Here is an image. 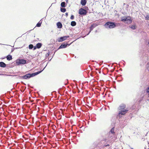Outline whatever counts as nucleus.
I'll return each instance as SVG.
<instances>
[{
  "mask_svg": "<svg viewBox=\"0 0 149 149\" xmlns=\"http://www.w3.org/2000/svg\"><path fill=\"white\" fill-rule=\"evenodd\" d=\"M14 49L13 48H12L11 49V53H12L14 51Z\"/></svg>",
  "mask_w": 149,
  "mask_h": 149,
  "instance_id": "obj_29",
  "label": "nucleus"
},
{
  "mask_svg": "<svg viewBox=\"0 0 149 149\" xmlns=\"http://www.w3.org/2000/svg\"><path fill=\"white\" fill-rule=\"evenodd\" d=\"M42 21H41V19L36 24V26L40 27L41 26V24H42Z\"/></svg>",
  "mask_w": 149,
  "mask_h": 149,
  "instance_id": "obj_18",
  "label": "nucleus"
},
{
  "mask_svg": "<svg viewBox=\"0 0 149 149\" xmlns=\"http://www.w3.org/2000/svg\"><path fill=\"white\" fill-rule=\"evenodd\" d=\"M65 15L67 17V16H68V13H65Z\"/></svg>",
  "mask_w": 149,
  "mask_h": 149,
  "instance_id": "obj_31",
  "label": "nucleus"
},
{
  "mask_svg": "<svg viewBox=\"0 0 149 149\" xmlns=\"http://www.w3.org/2000/svg\"><path fill=\"white\" fill-rule=\"evenodd\" d=\"M130 28V25L129 26Z\"/></svg>",
  "mask_w": 149,
  "mask_h": 149,
  "instance_id": "obj_38",
  "label": "nucleus"
},
{
  "mask_svg": "<svg viewBox=\"0 0 149 149\" xmlns=\"http://www.w3.org/2000/svg\"><path fill=\"white\" fill-rule=\"evenodd\" d=\"M29 47L30 49H32L33 47V46L32 44H30L29 46Z\"/></svg>",
  "mask_w": 149,
  "mask_h": 149,
  "instance_id": "obj_23",
  "label": "nucleus"
},
{
  "mask_svg": "<svg viewBox=\"0 0 149 149\" xmlns=\"http://www.w3.org/2000/svg\"><path fill=\"white\" fill-rule=\"evenodd\" d=\"M65 1H66V3H67L68 1V0H66Z\"/></svg>",
  "mask_w": 149,
  "mask_h": 149,
  "instance_id": "obj_37",
  "label": "nucleus"
},
{
  "mask_svg": "<svg viewBox=\"0 0 149 149\" xmlns=\"http://www.w3.org/2000/svg\"><path fill=\"white\" fill-rule=\"evenodd\" d=\"M114 128H115V126L114 127H113L111 129V130H110V132H111V133L112 134H113L114 133Z\"/></svg>",
  "mask_w": 149,
  "mask_h": 149,
  "instance_id": "obj_21",
  "label": "nucleus"
},
{
  "mask_svg": "<svg viewBox=\"0 0 149 149\" xmlns=\"http://www.w3.org/2000/svg\"><path fill=\"white\" fill-rule=\"evenodd\" d=\"M71 44V43L70 44H68V42H64L62 43L61 45L58 48V50L60 49L65 48L67 47L70 46V45Z\"/></svg>",
  "mask_w": 149,
  "mask_h": 149,
  "instance_id": "obj_9",
  "label": "nucleus"
},
{
  "mask_svg": "<svg viewBox=\"0 0 149 149\" xmlns=\"http://www.w3.org/2000/svg\"><path fill=\"white\" fill-rule=\"evenodd\" d=\"M130 93V89L129 84L126 85L124 90V95L127 97H129Z\"/></svg>",
  "mask_w": 149,
  "mask_h": 149,
  "instance_id": "obj_5",
  "label": "nucleus"
},
{
  "mask_svg": "<svg viewBox=\"0 0 149 149\" xmlns=\"http://www.w3.org/2000/svg\"><path fill=\"white\" fill-rule=\"evenodd\" d=\"M61 11L62 12L64 13L66 11V9L64 8H61Z\"/></svg>",
  "mask_w": 149,
  "mask_h": 149,
  "instance_id": "obj_20",
  "label": "nucleus"
},
{
  "mask_svg": "<svg viewBox=\"0 0 149 149\" xmlns=\"http://www.w3.org/2000/svg\"><path fill=\"white\" fill-rule=\"evenodd\" d=\"M42 44L41 43H38L36 45V47H37L38 49L40 48L42 46Z\"/></svg>",
  "mask_w": 149,
  "mask_h": 149,
  "instance_id": "obj_16",
  "label": "nucleus"
},
{
  "mask_svg": "<svg viewBox=\"0 0 149 149\" xmlns=\"http://www.w3.org/2000/svg\"><path fill=\"white\" fill-rule=\"evenodd\" d=\"M131 149H133V148H131Z\"/></svg>",
  "mask_w": 149,
  "mask_h": 149,
  "instance_id": "obj_44",
  "label": "nucleus"
},
{
  "mask_svg": "<svg viewBox=\"0 0 149 149\" xmlns=\"http://www.w3.org/2000/svg\"><path fill=\"white\" fill-rule=\"evenodd\" d=\"M53 40V41H54V40Z\"/></svg>",
  "mask_w": 149,
  "mask_h": 149,
  "instance_id": "obj_42",
  "label": "nucleus"
},
{
  "mask_svg": "<svg viewBox=\"0 0 149 149\" xmlns=\"http://www.w3.org/2000/svg\"><path fill=\"white\" fill-rule=\"evenodd\" d=\"M15 63L17 65H24L27 64V63L26 60L24 59L18 58L15 61Z\"/></svg>",
  "mask_w": 149,
  "mask_h": 149,
  "instance_id": "obj_6",
  "label": "nucleus"
},
{
  "mask_svg": "<svg viewBox=\"0 0 149 149\" xmlns=\"http://www.w3.org/2000/svg\"><path fill=\"white\" fill-rule=\"evenodd\" d=\"M87 1L86 0H81V4L83 6H84L86 4Z\"/></svg>",
  "mask_w": 149,
  "mask_h": 149,
  "instance_id": "obj_14",
  "label": "nucleus"
},
{
  "mask_svg": "<svg viewBox=\"0 0 149 149\" xmlns=\"http://www.w3.org/2000/svg\"><path fill=\"white\" fill-rule=\"evenodd\" d=\"M70 24L72 26H74L76 25V23L74 21H72L71 22Z\"/></svg>",
  "mask_w": 149,
  "mask_h": 149,
  "instance_id": "obj_19",
  "label": "nucleus"
},
{
  "mask_svg": "<svg viewBox=\"0 0 149 149\" xmlns=\"http://www.w3.org/2000/svg\"><path fill=\"white\" fill-rule=\"evenodd\" d=\"M61 6L63 8H65L66 6V3L65 2H62L61 3Z\"/></svg>",
  "mask_w": 149,
  "mask_h": 149,
  "instance_id": "obj_17",
  "label": "nucleus"
},
{
  "mask_svg": "<svg viewBox=\"0 0 149 149\" xmlns=\"http://www.w3.org/2000/svg\"><path fill=\"white\" fill-rule=\"evenodd\" d=\"M104 26L106 28L113 29L116 26V23L114 22L108 21L106 23Z\"/></svg>",
  "mask_w": 149,
  "mask_h": 149,
  "instance_id": "obj_4",
  "label": "nucleus"
},
{
  "mask_svg": "<svg viewBox=\"0 0 149 149\" xmlns=\"http://www.w3.org/2000/svg\"><path fill=\"white\" fill-rule=\"evenodd\" d=\"M148 45H149V42H148Z\"/></svg>",
  "mask_w": 149,
  "mask_h": 149,
  "instance_id": "obj_40",
  "label": "nucleus"
},
{
  "mask_svg": "<svg viewBox=\"0 0 149 149\" xmlns=\"http://www.w3.org/2000/svg\"><path fill=\"white\" fill-rule=\"evenodd\" d=\"M56 25L58 28L61 29L62 27V23L60 22H58L56 23Z\"/></svg>",
  "mask_w": 149,
  "mask_h": 149,
  "instance_id": "obj_11",
  "label": "nucleus"
},
{
  "mask_svg": "<svg viewBox=\"0 0 149 149\" xmlns=\"http://www.w3.org/2000/svg\"><path fill=\"white\" fill-rule=\"evenodd\" d=\"M6 58V57H3V58H2L1 59H4L5 58Z\"/></svg>",
  "mask_w": 149,
  "mask_h": 149,
  "instance_id": "obj_36",
  "label": "nucleus"
},
{
  "mask_svg": "<svg viewBox=\"0 0 149 149\" xmlns=\"http://www.w3.org/2000/svg\"><path fill=\"white\" fill-rule=\"evenodd\" d=\"M87 12V11L83 8H81L79 10V13L80 15H86Z\"/></svg>",
  "mask_w": 149,
  "mask_h": 149,
  "instance_id": "obj_8",
  "label": "nucleus"
},
{
  "mask_svg": "<svg viewBox=\"0 0 149 149\" xmlns=\"http://www.w3.org/2000/svg\"><path fill=\"white\" fill-rule=\"evenodd\" d=\"M136 26L135 25L132 26H131V29H136Z\"/></svg>",
  "mask_w": 149,
  "mask_h": 149,
  "instance_id": "obj_25",
  "label": "nucleus"
},
{
  "mask_svg": "<svg viewBox=\"0 0 149 149\" xmlns=\"http://www.w3.org/2000/svg\"><path fill=\"white\" fill-rule=\"evenodd\" d=\"M58 50V49H57V50H55V51H54V54H53V55H54V54H55V52H56Z\"/></svg>",
  "mask_w": 149,
  "mask_h": 149,
  "instance_id": "obj_33",
  "label": "nucleus"
},
{
  "mask_svg": "<svg viewBox=\"0 0 149 149\" xmlns=\"http://www.w3.org/2000/svg\"><path fill=\"white\" fill-rule=\"evenodd\" d=\"M143 97L142 96L139 99V101L138 102L136 103L135 104L132 106V107H131V115H133V113L134 114H136L137 112L139 110L140 108V105L138 103H140L141 101L143 100Z\"/></svg>",
  "mask_w": 149,
  "mask_h": 149,
  "instance_id": "obj_2",
  "label": "nucleus"
},
{
  "mask_svg": "<svg viewBox=\"0 0 149 149\" xmlns=\"http://www.w3.org/2000/svg\"><path fill=\"white\" fill-rule=\"evenodd\" d=\"M96 26V25L95 24H92L90 27V32L93 30V29Z\"/></svg>",
  "mask_w": 149,
  "mask_h": 149,
  "instance_id": "obj_12",
  "label": "nucleus"
},
{
  "mask_svg": "<svg viewBox=\"0 0 149 149\" xmlns=\"http://www.w3.org/2000/svg\"><path fill=\"white\" fill-rule=\"evenodd\" d=\"M69 37V36H65L59 38L57 39V41L59 42H61L65 40Z\"/></svg>",
  "mask_w": 149,
  "mask_h": 149,
  "instance_id": "obj_10",
  "label": "nucleus"
},
{
  "mask_svg": "<svg viewBox=\"0 0 149 149\" xmlns=\"http://www.w3.org/2000/svg\"><path fill=\"white\" fill-rule=\"evenodd\" d=\"M6 58L7 60L9 61L12 60L13 59L12 56L10 54L8 55L6 57Z\"/></svg>",
  "mask_w": 149,
  "mask_h": 149,
  "instance_id": "obj_15",
  "label": "nucleus"
},
{
  "mask_svg": "<svg viewBox=\"0 0 149 149\" xmlns=\"http://www.w3.org/2000/svg\"><path fill=\"white\" fill-rule=\"evenodd\" d=\"M20 48V47H15V48H14V49H19Z\"/></svg>",
  "mask_w": 149,
  "mask_h": 149,
  "instance_id": "obj_32",
  "label": "nucleus"
},
{
  "mask_svg": "<svg viewBox=\"0 0 149 149\" xmlns=\"http://www.w3.org/2000/svg\"><path fill=\"white\" fill-rule=\"evenodd\" d=\"M84 8L85 9V10H87H87H88V8L87 7H86V6H85L84 7Z\"/></svg>",
  "mask_w": 149,
  "mask_h": 149,
  "instance_id": "obj_30",
  "label": "nucleus"
},
{
  "mask_svg": "<svg viewBox=\"0 0 149 149\" xmlns=\"http://www.w3.org/2000/svg\"><path fill=\"white\" fill-rule=\"evenodd\" d=\"M49 54H50V52L49 51L48 53L46 54V55H45L46 57H48L49 56Z\"/></svg>",
  "mask_w": 149,
  "mask_h": 149,
  "instance_id": "obj_26",
  "label": "nucleus"
},
{
  "mask_svg": "<svg viewBox=\"0 0 149 149\" xmlns=\"http://www.w3.org/2000/svg\"><path fill=\"white\" fill-rule=\"evenodd\" d=\"M131 22H132V20H131Z\"/></svg>",
  "mask_w": 149,
  "mask_h": 149,
  "instance_id": "obj_43",
  "label": "nucleus"
},
{
  "mask_svg": "<svg viewBox=\"0 0 149 149\" xmlns=\"http://www.w3.org/2000/svg\"><path fill=\"white\" fill-rule=\"evenodd\" d=\"M28 72H25V73H24L23 72H18V74H23L25 73H27Z\"/></svg>",
  "mask_w": 149,
  "mask_h": 149,
  "instance_id": "obj_24",
  "label": "nucleus"
},
{
  "mask_svg": "<svg viewBox=\"0 0 149 149\" xmlns=\"http://www.w3.org/2000/svg\"><path fill=\"white\" fill-rule=\"evenodd\" d=\"M74 18V16L73 15H72L70 17V19H71L73 20Z\"/></svg>",
  "mask_w": 149,
  "mask_h": 149,
  "instance_id": "obj_27",
  "label": "nucleus"
},
{
  "mask_svg": "<svg viewBox=\"0 0 149 149\" xmlns=\"http://www.w3.org/2000/svg\"><path fill=\"white\" fill-rule=\"evenodd\" d=\"M121 21L125 23L130 24V17H122L121 18Z\"/></svg>",
  "mask_w": 149,
  "mask_h": 149,
  "instance_id": "obj_7",
  "label": "nucleus"
},
{
  "mask_svg": "<svg viewBox=\"0 0 149 149\" xmlns=\"http://www.w3.org/2000/svg\"><path fill=\"white\" fill-rule=\"evenodd\" d=\"M51 59H52V58L50 59V60H49V61H50L51 60Z\"/></svg>",
  "mask_w": 149,
  "mask_h": 149,
  "instance_id": "obj_39",
  "label": "nucleus"
},
{
  "mask_svg": "<svg viewBox=\"0 0 149 149\" xmlns=\"http://www.w3.org/2000/svg\"><path fill=\"white\" fill-rule=\"evenodd\" d=\"M90 31H89V32L88 33V34H87L86 35H89V33H90Z\"/></svg>",
  "mask_w": 149,
  "mask_h": 149,
  "instance_id": "obj_35",
  "label": "nucleus"
},
{
  "mask_svg": "<svg viewBox=\"0 0 149 149\" xmlns=\"http://www.w3.org/2000/svg\"><path fill=\"white\" fill-rule=\"evenodd\" d=\"M33 50H35L36 49V48H37V47H36V46H35L34 47L33 46Z\"/></svg>",
  "mask_w": 149,
  "mask_h": 149,
  "instance_id": "obj_28",
  "label": "nucleus"
},
{
  "mask_svg": "<svg viewBox=\"0 0 149 149\" xmlns=\"http://www.w3.org/2000/svg\"><path fill=\"white\" fill-rule=\"evenodd\" d=\"M145 18L146 20H148L149 19V14H147L146 16L145 17Z\"/></svg>",
  "mask_w": 149,
  "mask_h": 149,
  "instance_id": "obj_22",
  "label": "nucleus"
},
{
  "mask_svg": "<svg viewBox=\"0 0 149 149\" xmlns=\"http://www.w3.org/2000/svg\"><path fill=\"white\" fill-rule=\"evenodd\" d=\"M23 83L24 84H25L24 83Z\"/></svg>",
  "mask_w": 149,
  "mask_h": 149,
  "instance_id": "obj_41",
  "label": "nucleus"
},
{
  "mask_svg": "<svg viewBox=\"0 0 149 149\" xmlns=\"http://www.w3.org/2000/svg\"><path fill=\"white\" fill-rule=\"evenodd\" d=\"M109 146V144H107V145H106L105 146L107 147V146Z\"/></svg>",
  "mask_w": 149,
  "mask_h": 149,
  "instance_id": "obj_34",
  "label": "nucleus"
},
{
  "mask_svg": "<svg viewBox=\"0 0 149 149\" xmlns=\"http://www.w3.org/2000/svg\"><path fill=\"white\" fill-rule=\"evenodd\" d=\"M45 67H45L42 70L36 72H34L32 73H27L25 74L23 76H18V78L20 79H29L41 73L44 70Z\"/></svg>",
  "mask_w": 149,
  "mask_h": 149,
  "instance_id": "obj_1",
  "label": "nucleus"
},
{
  "mask_svg": "<svg viewBox=\"0 0 149 149\" xmlns=\"http://www.w3.org/2000/svg\"><path fill=\"white\" fill-rule=\"evenodd\" d=\"M119 107L120 108L121 110L119 111L118 114L117 115V118H120L122 117V116L125 114L128 111L127 109H125V108L126 107L125 105L124 104H121Z\"/></svg>",
  "mask_w": 149,
  "mask_h": 149,
  "instance_id": "obj_3",
  "label": "nucleus"
},
{
  "mask_svg": "<svg viewBox=\"0 0 149 149\" xmlns=\"http://www.w3.org/2000/svg\"><path fill=\"white\" fill-rule=\"evenodd\" d=\"M6 64L3 62H0V67L4 68L6 67Z\"/></svg>",
  "mask_w": 149,
  "mask_h": 149,
  "instance_id": "obj_13",
  "label": "nucleus"
}]
</instances>
